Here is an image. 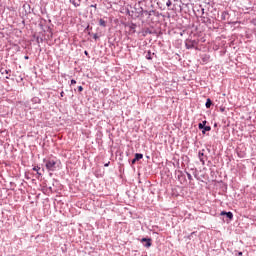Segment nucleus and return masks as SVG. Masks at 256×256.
Wrapping results in <instances>:
<instances>
[{
  "mask_svg": "<svg viewBox=\"0 0 256 256\" xmlns=\"http://www.w3.org/2000/svg\"><path fill=\"white\" fill-rule=\"evenodd\" d=\"M90 7H95V9H96L97 8V4H95V5L92 4Z\"/></svg>",
  "mask_w": 256,
  "mask_h": 256,
  "instance_id": "obj_21",
  "label": "nucleus"
},
{
  "mask_svg": "<svg viewBox=\"0 0 256 256\" xmlns=\"http://www.w3.org/2000/svg\"><path fill=\"white\" fill-rule=\"evenodd\" d=\"M0 73H1V75H6L5 76L6 79H9V77H11V74H9V73H11V70H7L5 68H2L0 70Z\"/></svg>",
  "mask_w": 256,
  "mask_h": 256,
  "instance_id": "obj_2",
  "label": "nucleus"
},
{
  "mask_svg": "<svg viewBox=\"0 0 256 256\" xmlns=\"http://www.w3.org/2000/svg\"><path fill=\"white\" fill-rule=\"evenodd\" d=\"M201 124L205 127V125H207V121H203Z\"/></svg>",
  "mask_w": 256,
  "mask_h": 256,
  "instance_id": "obj_19",
  "label": "nucleus"
},
{
  "mask_svg": "<svg viewBox=\"0 0 256 256\" xmlns=\"http://www.w3.org/2000/svg\"><path fill=\"white\" fill-rule=\"evenodd\" d=\"M85 55H88V52H87V51H85Z\"/></svg>",
  "mask_w": 256,
  "mask_h": 256,
  "instance_id": "obj_25",
  "label": "nucleus"
},
{
  "mask_svg": "<svg viewBox=\"0 0 256 256\" xmlns=\"http://www.w3.org/2000/svg\"><path fill=\"white\" fill-rule=\"evenodd\" d=\"M41 169V167L37 166L33 168V171H37L38 175H41V173H39V170Z\"/></svg>",
  "mask_w": 256,
  "mask_h": 256,
  "instance_id": "obj_11",
  "label": "nucleus"
},
{
  "mask_svg": "<svg viewBox=\"0 0 256 256\" xmlns=\"http://www.w3.org/2000/svg\"><path fill=\"white\" fill-rule=\"evenodd\" d=\"M166 5L167 7H171V1H168Z\"/></svg>",
  "mask_w": 256,
  "mask_h": 256,
  "instance_id": "obj_18",
  "label": "nucleus"
},
{
  "mask_svg": "<svg viewBox=\"0 0 256 256\" xmlns=\"http://www.w3.org/2000/svg\"><path fill=\"white\" fill-rule=\"evenodd\" d=\"M220 215H227V212L222 211V212L220 213Z\"/></svg>",
  "mask_w": 256,
  "mask_h": 256,
  "instance_id": "obj_20",
  "label": "nucleus"
},
{
  "mask_svg": "<svg viewBox=\"0 0 256 256\" xmlns=\"http://www.w3.org/2000/svg\"><path fill=\"white\" fill-rule=\"evenodd\" d=\"M71 85H77V81L76 80H71Z\"/></svg>",
  "mask_w": 256,
  "mask_h": 256,
  "instance_id": "obj_14",
  "label": "nucleus"
},
{
  "mask_svg": "<svg viewBox=\"0 0 256 256\" xmlns=\"http://www.w3.org/2000/svg\"><path fill=\"white\" fill-rule=\"evenodd\" d=\"M99 25H100L101 27H106L107 22H105V20H103V19H100V20H99Z\"/></svg>",
  "mask_w": 256,
  "mask_h": 256,
  "instance_id": "obj_7",
  "label": "nucleus"
},
{
  "mask_svg": "<svg viewBox=\"0 0 256 256\" xmlns=\"http://www.w3.org/2000/svg\"><path fill=\"white\" fill-rule=\"evenodd\" d=\"M63 95H64V92H61V97H63Z\"/></svg>",
  "mask_w": 256,
  "mask_h": 256,
  "instance_id": "obj_23",
  "label": "nucleus"
},
{
  "mask_svg": "<svg viewBox=\"0 0 256 256\" xmlns=\"http://www.w3.org/2000/svg\"><path fill=\"white\" fill-rule=\"evenodd\" d=\"M146 59H148V60L153 59V58L151 57V51H148V52H147V54H146Z\"/></svg>",
  "mask_w": 256,
  "mask_h": 256,
  "instance_id": "obj_10",
  "label": "nucleus"
},
{
  "mask_svg": "<svg viewBox=\"0 0 256 256\" xmlns=\"http://www.w3.org/2000/svg\"><path fill=\"white\" fill-rule=\"evenodd\" d=\"M141 243H145L144 247H151V238H142Z\"/></svg>",
  "mask_w": 256,
  "mask_h": 256,
  "instance_id": "obj_3",
  "label": "nucleus"
},
{
  "mask_svg": "<svg viewBox=\"0 0 256 256\" xmlns=\"http://www.w3.org/2000/svg\"><path fill=\"white\" fill-rule=\"evenodd\" d=\"M25 59H29V56H25Z\"/></svg>",
  "mask_w": 256,
  "mask_h": 256,
  "instance_id": "obj_24",
  "label": "nucleus"
},
{
  "mask_svg": "<svg viewBox=\"0 0 256 256\" xmlns=\"http://www.w3.org/2000/svg\"><path fill=\"white\" fill-rule=\"evenodd\" d=\"M199 159H200V161H201V163H202V165H205V154H203V152H199Z\"/></svg>",
  "mask_w": 256,
  "mask_h": 256,
  "instance_id": "obj_4",
  "label": "nucleus"
},
{
  "mask_svg": "<svg viewBox=\"0 0 256 256\" xmlns=\"http://www.w3.org/2000/svg\"><path fill=\"white\" fill-rule=\"evenodd\" d=\"M187 177H188L189 181L193 180V176L190 173H187Z\"/></svg>",
  "mask_w": 256,
  "mask_h": 256,
  "instance_id": "obj_12",
  "label": "nucleus"
},
{
  "mask_svg": "<svg viewBox=\"0 0 256 256\" xmlns=\"http://www.w3.org/2000/svg\"><path fill=\"white\" fill-rule=\"evenodd\" d=\"M78 91L81 93V91H83V86H79Z\"/></svg>",
  "mask_w": 256,
  "mask_h": 256,
  "instance_id": "obj_15",
  "label": "nucleus"
},
{
  "mask_svg": "<svg viewBox=\"0 0 256 256\" xmlns=\"http://www.w3.org/2000/svg\"><path fill=\"white\" fill-rule=\"evenodd\" d=\"M204 128H205V126L203 124H201V123L198 124V129H204Z\"/></svg>",
  "mask_w": 256,
  "mask_h": 256,
  "instance_id": "obj_13",
  "label": "nucleus"
},
{
  "mask_svg": "<svg viewBox=\"0 0 256 256\" xmlns=\"http://www.w3.org/2000/svg\"><path fill=\"white\" fill-rule=\"evenodd\" d=\"M211 105H213V102L211 101V99L208 98L207 101H206V108L210 109Z\"/></svg>",
  "mask_w": 256,
  "mask_h": 256,
  "instance_id": "obj_5",
  "label": "nucleus"
},
{
  "mask_svg": "<svg viewBox=\"0 0 256 256\" xmlns=\"http://www.w3.org/2000/svg\"><path fill=\"white\" fill-rule=\"evenodd\" d=\"M238 255H239V256H242V255H243V252H239Z\"/></svg>",
  "mask_w": 256,
  "mask_h": 256,
  "instance_id": "obj_22",
  "label": "nucleus"
},
{
  "mask_svg": "<svg viewBox=\"0 0 256 256\" xmlns=\"http://www.w3.org/2000/svg\"><path fill=\"white\" fill-rule=\"evenodd\" d=\"M134 159L135 161H140V159H143V154L136 153Z\"/></svg>",
  "mask_w": 256,
  "mask_h": 256,
  "instance_id": "obj_6",
  "label": "nucleus"
},
{
  "mask_svg": "<svg viewBox=\"0 0 256 256\" xmlns=\"http://www.w3.org/2000/svg\"><path fill=\"white\" fill-rule=\"evenodd\" d=\"M138 160H135V158L132 160V165H135V163H137Z\"/></svg>",
  "mask_w": 256,
  "mask_h": 256,
  "instance_id": "obj_17",
  "label": "nucleus"
},
{
  "mask_svg": "<svg viewBox=\"0 0 256 256\" xmlns=\"http://www.w3.org/2000/svg\"><path fill=\"white\" fill-rule=\"evenodd\" d=\"M44 162L46 163L45 167L47 171H57V167H59V163H61L57 158H49L44 160Z\"/></svg>",
  "mask_w": 256,
  "mask_h": 256,
  "instance_id": "obj_1",
  "label": "nucleus"
},
{
  "mask_svg": "<svg viewBox=\"0 0 256 256\" xmlns=\"http://www.w3.org/2000/svg\"><path fill=\"white\" fill-rule=\"evenodd\" d=\"M74 7H79V4L75 3V1L72 2Z\"/></svg>",
  "mask_w": 256,
  "mask_h": 256,
  "instance_id": "obj_16",
  "label": "nucleus"
},
{
  "mask_svg": "<svg viewBox=\"0 0 256 256\" xmlns=\"http://www.w3.org/2000/svg\"><path fill=\"white\" fill-rule=\"evenodd\" d=\"M226 216L228 217V219H230V221H231V219H233V213L232 212H227Z\"/></svg>",
  "mask_w": 256,
  "mask_h": 256,
  "instance_id": "obj_9",
  "label": "nucleus"
},
{
  "mask_svg": "<svg viewBox=\"0 0 256 256\" xmlns=\"http://www.w3.org/2000/svg\"><path fill=\"white\" fill-rule=\"evenodd\" d=\"M206 131H211V126H204V129L202 130L203 135H205Z\"/></svg>",
  "mask_w": 256,
  "mask_h": 256,
  "instance_id": "obj_8",
  "label": "nucleus"
}]
</instances>
